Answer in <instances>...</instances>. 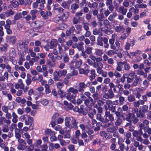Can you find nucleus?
Listing matches in <instances>:
<instances>
[{
    "label": "nucleus",
    "instance_id": "1",
    "mask_svg": "<svg viewBox=\"0 0 151 151\" xmlns=\"http://www.w3.org/2000/svg\"><path fill=\"white\" fill-rule=\"evenodd\" d=\"M65 126L69 128L74 129H78V122L73 117H72L71 120L70 117H66L65 119Z\"/></svg>",
    "mask_w": 151,
    "mask_h": 151
},
{
    "label": "nucleus",
    "instance_id": "2",
    "mask_svg": "<svg viewBox=\"0 0 151 151\" xmlns=\"http://www.w3.org/2000/svg\"><path fill=\"white\" fill-rule=\"evenodd\" d=\"M88 84H90L89 82H88L86 85L84 82H80L79 83V87L78 89H75L73 87H70L68 89L67 91L69 92H71L73 94H77L78 92H83L84 90V88Z\"/></svg>",
    "mask_w": 151,
    "mask_h": 151
},
{
    "label": "nucleus",
    "instance_id": "3",
    "mask_svg": "<svg viewBox=\"0 0 151 151\" xmlns=\"http://www.w3.org/2000/svg\"><path fill=\"white\" fill-rule=\"evenodd\" d=\"M110 14L108 9L106 8L100 9L99 13L98 16V19L99 21H102L105 18V17H107Z\"/></svg>",
    "mask_w": 151,
    "mask_h": 151
},
{
    "label": "nucleus",
    "instance_id": "4",
    "mask_svg": "<svg viewBox=\"0 0 151 151\" xmlns=\"http://www.w3.org/2000/svg\"><path fill=\"white\" fill-rule=\"evenodd\" d=\"M20 118L22 121L24 122L26 125H29L30 124H31L33 121V119L32 117L26 114L21 116Z\"/></svg>",
    "mask_w": 151,
    "mask_h": 151
},
{
    "label": "nucleus",
    "instance_id": "5",
    "mask_svg": "<svg viewBox=\"0 0 151 151\" xmlns=\"http://www.w3.org/2000/svg\"><path fill=\"white\" fill-rule=\"evenodd\" d=\"M126 120L129 122H133L134 124L136 123L139 120L134 114L130 113H128L126 115Z\"/></svg>",
    "mask_w": 151,
    "mask_h": 151
},
{
    "label": "nucleus",
    "instance_id": "6",
    "mask_svg": "<svg viewBox=\"0 0 151 151\" xmlns=\"http://www.w3.org/2000/svg\"><path fill=\"white\" fill-rule=\"evenodd\" d=\"M105 123L108 122L109 121L112 122L114 120V118L113 115L111 114L109 111H106L105 113Z\"/></svg>",
    "mask_w": 151,
    "mask_h": 151
},
{
    "label": "nucleus",
    "instance_id": "7",
    "mask_svg": "<svg viewBox=\"0 0 151 151\" xmlns=\"http://www.w3.org/2000/svg\"><path fill=\"white\" fill-rule=\"evenodd\" d=\"M67 93L66 95V97L67 99L71 102L72 103L75 104L76 103V100L75 98L76 95V94H71V92H69Z\"/></svg>",
    "mask_w": 151,
    "mask_h": 151
},
{
    "label": "nucleus",
    "instance_id": "8",
    "mask_svg": "<svg viewBox=\"0 0 151 151\" xmlns=\"http://www.w3.org/2000/svg\"><path fill=\"white\" fill-rule=\"evenodd\" d=\"M12 24L11 21L8 19L6 21V24L4 25V27L6 30V32L8 35H10L12 33V31L10 29V25Z\"/></svg>",
    "mask_w": 151,
    "mask_h": 151
},
{
    "label": "nucleus",
    "instance_id": "9",
    "mask_svg": "<svg viewBox=\"0 0 151 151\" xmlns=\"http://www.w3.org/2000/svg\"><path fill=\"white\" fill-rule=\"evenodd\" d=\"M102 60L103 59L101 57H97L96 60L95 62H94L93 67L94 68L103 67V64L101 62Z\"/></svg>",
    "mask_w": 151,
    "mask_h": 151
},
{
    "label": "nucleus",
    "instance_id": "10",
    "mask_svg": "<svg viewBox=\"0 0 151 151\" xmlns=\"http://www.w3.org/2000/svg\"><path fill=\"white\" fill-rule=\"evenodd\" d=\"M74 61L72 60L69 64L70 68V69L72 70L71 72V74L73 76H76L78 74V71L75 70V68L74 65Z\"/></svg>",
    "mask_w": 151,
    "mask_h": 151
},
{
    "label": "nucleus",
    "instance_id": "11",
    "mask_svg": "<svg viewBox=\"0 0 151 151\" xmlns=\"http://www.w3.org/2000/svg\"><path fill=\"white\" fill-rule=\"evenodd\" d=\"M53 10L55 12H57L60 14L62 13L64 10V9L57 3L54 5Z\"/></svg>",
    "mask_w": 151,
    "mask_h": 151
},
{
    "label": "nucleus",
    "instance_id": "12",
    "mask_svg": "<svg viewBox=\"0 0 151 151\" xmlns=\"http://www.w3.org/2000/svg\"><path fill=\"white\" fill-rule=\"evenodd\" d=\"M114 97V94L112 89H110L108 91L107 93H104L103 97L106 99H111Z\"/></svg>",
    "mask_w": 151,
    "mask_h": 151
},
{
    "label": "nucleus",
    "instance_id": "13",
    "mask_svg": "<svg viewBox=\"0 0 151 151\" xmlns=\"http://www.w3.org/2000/svg\"><path fill=\"white\" fill-rule=\"evenodd\" d=\"M60 72L58 71H55L53 73V79L55 81H60V78L62 77Z\"/></svg>",
    "mask_w": 151,
    "mask_h": 151
},
{
    "label": "nucleus",
    "instance_id": "14",
    "mask_svg": "<svg viewBox=\"0 0 151 151\" xmlns=\"http://www.w3.org/2000/svg\"><path fill=\"white\" fill-rule=\"evenodd\" d=\"M43 25V23L40 21H36L32 22L31 24V26L32 27H35V29L36 30L37 28H40Z\"/></svg>",
    "mask_w": 151,
    "mask_h": 151
},
{
    "label": "nucleus",
    "instance_id": "15",
    "mask_svg": "<svg viewBox=\"0 0 151 151\" xmlns=\"http://www.w3.org/2000/svg\"><path fill=\"white\" fill-rule=\"evenodd\" d=\"M103 67L97 68L96 70L98 74L101 75V76L104 77H106L107 76V73L105 71H103L102 68Z\"/></svg>",
    "mask_w": 151,
    "mask_h": 151
},
{
    "label": "nucleus",
    "instance_id": "16",
    "mask_svg": "<svg viewBox=\"0 0 151 151\" xmlns=\"http://www.w3.org/2000/svg\"><path fill=\"white\" fill-rule=\"evenodd\" d=\"M23 87H24V84L23 83L22 80L21 79H19L18 83L15 86V88L18 89L19 88L20 89H23Z\"/></svg>",
    "mask_w": 151,
    "mask_h": 151
},
{
    "label": "nucleus",
    "instance_id": "17",
    "mask_svg": "<svg viewBox=\"0 0 151 151\" xmlns=\"http://www.w3.org/2000/svg\"><path fill=\"white\" fill-rule=\"evenodd\" d=\"M127 11L126 7L122 6L119 7L117 12L121 13L123 15H125Z\"/></svg>",
    "mask_w": 151,
    "mask_h": 151
},
{
    "label": "nucleus",
    "instance_id": "18",
    "mask_svg": "<svg viewBox=\"0 0 151 151\" xmlns=\"http://www.w3.org/2000/svg\"><path fill=\"white\" fill-rule=\"evenodd\" d=\"M130 42L131 43L126 42L124 46V49L126 50H129L130 49L131 46L133 47L135 45V42L134 40H132Z\"/></svg>",
    "mask_w": 151,
    "mask_h": 151
},
{
    "label": "nucleus",
    "instance_id": "19",
    "mask_svg": "<svg viewBox=\"0 0 151 151\" xmlns=\"http://www.w3.org/2000/svg\"><path fill=\"white\" fill-rule=\"evenodd\" d=\"M9 119H6L5 117H0V125L4 124L3 123L4 122L6 124L8 125L10 124L11 123V121Z\"/></svg>",
    "mask_w": 151,
    "mask_h": 151
},
{
    "label": "nucleus",
    "instance_id": "20",
    "mask_svg": "<svg viewBox=\"0 0 151 151\" xmlns=\"http://www.w3.org/2000/svg\"><path fill=\"white\" fill-rule=\"evenodd\" d=\"M84 43L82 41L79 42L78 43H76V47L78 50L81 52L84 51Z\"/></svg>",
    "mask_w": 151,
    "mask_h": 151
},
{
    "label": "nucleus",
    "instance_id": "21",
    "mask_svg": "<svg viewBox=\"0 0 151 151\" xmlns=\"http://www.w3.org/2000/svg\"><path fill=\"white\" fill-rule=\"evenodd\" d=\"M141 81L142 80L140 77L135 78V80L133 81L131 84L132 88L137 86L138 83H140Z\"/></svg>",
    "mask_w": 151,
    "mask_h": 151
},
{
    "label": "nucleus",
    "instance_id": "22",
    "mask_svg": "<svg viewBox=\"0 0 151 151\" xmlns=\"http://www.w3.org/2000/svg\"><path fill=\"white\" fill-rule=\"evenodd\" d=\"M90 70L88 69H84L83 68H79V73L80 74H84L87 76L89 73Z\"/></svg>",
    "mask_w": 151,
    "mask_h": 151
},
{
    "label": "nucleus",
    "instance_id": "23",
    "mask_svg": "<svg viewBox=\"0 0 151 151\" xmlns=\"http://www.w3.org/2000/svg\"><path fill=\"white\" fill-rule=\"evenodd\" d=\"M136 116L137 118H142L145 116V113L141 109L136 114Z\"/></svg>",
    "mask_w": 151,
    "mask_h": 151
},
{
    "label": "nucleus",
    "instance_id": "24",
    "mask_svg": "<svg viewBox=\"0 0 151 151\" xmlns=\"http://www.w3.org/2000/svg\"><path fill=\"white\" fill-rule=\"evenodd\" d=\"M62 7L64 9H69L70 8V5L69 2L67 1H64L62 2L61 5Z\"/></svg>",
    "mask_w": 151,
    "mask_h": 151
},
{
    "label": "nucleus",
    "instance_id": "25",
    "mask_svg": "<svg viewBox=\"0 0 151 151\" xmlns=\"http://www.w3.org/2000/svg\"><path fill=\"white\" fill-rule=\"evenodd\" d=\"M12 123H17L18 121V116L14 112H12Z\"/></svg>",
    "mask_w": 151,
    "mask_h": 151
},
{
    "label": "nucleus",
    "instance_id": "26",
    "mask_svg": "<svg viewBox=\"0 0 151 151\" xmlns=\"http://www.w3.org/2000/svg\"><path fill=\"white\" fill-rule=\"evenodd\" d=\"M100 135L102 137L106 139H110L112 137L108 135L104 131H101L100 132Z\"/></svg>",
    "mask_w": 151,
    "mask_h": 151
},
{
    "label": "nucleus",
    "instance_id": "27",
    "mask_svg": "<svg viewBox=\"0 0 151 151\" xmlns=\"http://www.w3.org/2000/svg\"><path fill=\"white\" fill-rule=\"evenodd\" d=\"M8 72H5L3 76H0V81H4L5 79L7 80L8 78Z\"/></svg>",
    "mask_w": 151,
    "mask_h": 151
},
{
    "label": "nucleus",
    "instance_id": "28",
    "mask_svg": "<svg viewBox=\"0 0 151 151\" xmlns=\"http://www.w3.org/2000/svg\"><path fill=\"white\" fill-rule=\"evenodd\" d=\"M123 66V62H119L117 63V66L116 68V70L118 71H120L122 70Z\"/></svg>",
    "mask_w": 151,
    "mask_h": 151
},
{
    "label": "nucleus",
    "instance_id": "29",
    "mask_svg": "<svg viewBox=\"0 0 151 151\" xmlns=\"http://www.w3.org/2000/svg\"><path fill=\"white\" fill-rule=\"evenodd\" d=\"M26 145V142H24L23 144H19L17 146V149L19 150H24L27 147Z\"/></svg>",
    "mask_w": 151,
    "mask_h": 151
},
{
    "label": "nucleus",
    "instance_id": "30",
    "mask_svg": "<svg viewBox=\"0 0 151 151\" xmlns=\"http://www.w3.org/2000/svg\"><path fill=\"white\" fill-rule=\"evenodd\" d=\"M16 101L18 103L24 104L26 101V100L24 99H22L21 97H17L16 98Z\"/></svg>",
    "mask_w": 151,
    "mask_h": 151
},
{
    "label": "nucleus",
    "instance_id": "31",
    "mask_svg": "<svg viewBox=\"0 0 151 151\" xmlns=\"http://www.w3.org/2000/svg\"><path fill=\"white\" fill-rule=\"evenodd\" d=\"M69 12L68 11H65L64 12L61 16L63 21L65 20L69 17Z\"/></svg>",
    "mask_w": 151,
    "mask_h": 151
},
{
    "label": "nucleus",
    "instance_id": "32",
    "mask_svg": "<svg viewBox=\"0 0 151 151\" xmlns=\"http://www.w3.org/2000/svg\"><path fill=\"white\" fill-rule=\"evenodd\" d=\"M114 30L116 32H120L123 31L124 29L123 27L120 25L116 26L114 28Z\"/></svg>",
    "mask_w": 151,
    "mask_h": 151
},
{
    "label": "nucleus",
    "instance_id": "33",
    "mask_svg": "<svg viewBox=\"0 0 151 151\" xmlns=\"http://www.w3.org/2000/svg\"><path fill=\"white\" fill-rule=\"evenodd\" d=\"M58 42L55 39L52 40L50 42V47L51 49H53L54 47H56L58 44Z\"/></svg>",
    "mask_w": 151,
    "mask_h": 151
},
{
    "label": "nucleus",
    "instance_id": "34",
    "mask_svg": "<svg viewBox=\"0 0 151 151\" xmlns=\"http://www.w3.org/2000/svg\"><path fill=\"white\" fill-rule=\"evenodd\" d=\"M117 16V14L116 12H114L111 14H110L108 17V19L111 22L113 21L114 19Z\"/></svg>",
    "mask_w": 151,
    "mask_h": 151
},
{
    "label": "nucleus",
    "instance_id": "35",
    "mask_svg": "<svg viewBox=\"0 0 151 151\" xmlns=\"http://www.w3.org/2000/svg\"><path fill=\"white\" fill-rule=\"evenodd\" d=\"M84 100V104L87 106H89L90 103H92L93 102V99L91 97H89L87 99H86Z\"/></svg>",
    "mask_w": 151,
    "mask_h": 151
},
{
    "label": "nucleus",
    "instance_id": "36",
    "mask_svg": "<svg viewBox=\"0 0 151 151\" xmlns=\"http://www.w3.org/2000/svg\"><path fill=\"white\" fill-rule=\"evenodd\" d=\"M142 131L139 130H134L133 132L132 135V136L134 137H137L139 135H142Z\"/></svg>",
    "mask_w": 151,
    "mask_h": 151
},
{
    "label": "nucleus",
    "instance_id": "37",
    "mask_svg": "<svg viewBox=\"0 0 151 151\" xmlns=\"http://www.w3.org/2000/svg\"><path fill=\"white\" fill-rule=\"evenodd\" d=\"M85 50L84 51L86 54H91L92 53V50H93V47L90 46L85 47Z\"/></svg>",
    "mask_w": 151,
    "mask_h": 151
},
{
    "label": "nucleus",
    "instance_id": "38",
    "mask_svg": "<svg viewBox=\"0 0 151 151\" xmlns=\"http://www.w3.org/2000/svg\"><path fill=\"white\" fill-rule=\"evenodd\" d=\"M96 119L104 123H105V120H106V119H105L102 117L101 114H97Z\"/></svg>",
    "mask_w": 151,
    "mask_h": 151
},
{
    "label": "nucleus",
    "instance_id": "39",
    "mask_svg": "<svg viewBox=\"0 0 151 151\" xmlns=\"http://www.w3.org/2000/svg\"><path fill=\"white\" fill-rule=\"evenodd\" d=\"M4 13L6 17H9L11 15H13L15 14L14 12L11 9L8 10Z\"/></svg>",
    "mask_w": 151,
    "mask_h": 151
},
{
    "label": "nucleus",
    "instance_id": "40",
    "mask_svg": "<svg viewBox=\"0 0 151 151\" xmlns=\"http://www.w3.org/2000/svg\"><path fill=\"white\" fill-rule=\"evenodd\" d=\"M137 74L140 76H143V77L145 78L147 76V74L144 71L141 70H138L137 71Z\"/></svg>",
    "mask_w": 151,
    "mask_h": 151
},
{
    "label": "nucleus",
    "instance_id": "41",
    "mask_svg": "<svg viewBox=\"0 0 151 151\" xmlns=\"http://www.w3.org/2000/svg\"><path fill=\"white\" fill-rule=\"evenodd\" d=\"M95 54L98 56H101L103 54V52L102 50L99 49H96Z\"/></svg>",
    "mask_w": 151,
    "mask_h": 151
},
{
    "label": "nucleus",
    "instance_id": "42",
    "mask_svg": "<svg viewBox=\"0 0 151 151\" xmlns=\"http://www.w3.org/2000/svg\"><path fill=\"white\" fill-rule=\"evenodd\" d=\"M14 69L15 70H19L21 71L24 72L25 70V68L23 66H19L18 65H16L14 67Z\"/></svg>",
    "mask_w": 151,
    "mask_h": 151
},
{
    "label": "nucleus",
    "instance_id": "43",
    "mask_svg": "<svg viewBox=\"0 0 151 151\" xmlns=\"http://www.w3.org/2000/svg\"><path fill=\"white\" fill-rule=\"evenodd\" d=\"M27 79L25 80V82L27 86H29L31 83L32 80L30 74H27Z\"/></svg>",
    "mask_w": 151,
    "mask_h": 151
},
{
    "label": "nucleus",
    "instance_id": "44",
    "mask_svg": "<svg viewBox=\"0 0 151 151\" xmlns=\"http://www.w3.org/2000/svg\"><path fill=\"white\" fill-rule=\"evenodd\" d=\"M142 89L140 88H138L137 89V93H135L134 94L136 96V97L138 99H139L141 96L140 92L142 91Z\"/></svg>",
    "mask_w": 151,
    "mask_h": 151
},
{
    "label": "nucleus",
    "instance_id": "45",
    "mask_svg": "<svg viewBox=\"0 0 151 151\" xmlns=\"http://www.w3.org/2000/svg\"><path fill=\"white\" fill-rule=\"evenodd\" d=\"M2 126V131L4 133H7L9 131V129L7 125L3 124Z\"/></svg>",
    "mask_w": 151,
    "mask_h": 151
},
{
    "label": "nucleus",
    "instance_id": "46",
    "mask_svg": "<svg viewBox=\"0 0 151 151\" xmlns=\"http://www.w3.org/2000/svg\"><path fill=\"white\" fill-rule=\"evenodd\" d=\"M82 63V61L81 60H79L75 62L74 61L75 66L76 68H79L80 67Z\"/></svg>",
    "mask_w": 151,
    "mask_h": 151
},
{
    "label": "nucleus",
    "instance_id": "47",
    "mask_svg": "<svg viewBox=\"0 0 151 151\" xmlns=\"http://www.w3.org/2000/svg\"><path fill=\"white\" fill-rule=\"evenodd\" d=\"M133 105L135 107H138L140 105H143V104L141 101L139 99L138 100L136 101H134L133 103Z\"/></svg>",
    "mask_w": 151,
    "mask_h": 151
},
{
    "label": "nucleus",
    "instance_id": "48",
    "mask_svg": "<svg viewBox=\"0 0 151 151\" xmlns=\"http://www.w3.org/2000/svg\"><path fill=\"white\" fill-rule=\"evenodd\" d=\"M96 110L93 109L88 113V116L90 118L93 119L94 117V115L96 114Z\"/></svg>",
    "mask_w": 151,
    "mask_h": 151
},
{
    "label": "nucleus",
    "instance_id": "49",
    "mask_svg": "<svg viewBox=\"0 0 151 151\" xmlns=\"http://www.w3.org/2000/svg\"><path fill=\"white\" fill-rule=\"evenodd\" d=\"M119 148L120 150H125L126 151H128L129 149V147L127 145L126 147H125V145L124 144L122 143L121 144L119 145Z\"/></svg>",
    "mask_w": 151,
    "mask_h": 151
},
{
    "label": "nucleus",
    "instance_id": "50",
    "mask_svg": "<svg viewBox=\"0 0 151 151\" xmlns=\"http://www.w3.org/2000/svg\"><path fill=\"white\" fill-rule=\"evenodd\" d=\"M81 17H79L77 18L76 17H74L73 18L72 22L73 24H76L78 23L79 22L81 19Z\"/></svg>",
    "mask_w": 151,
    "mask_h": 151
},
{
    "label": "nucleus",
    "instance_id": "51",
    "mask_svg": "<svg viewBox=\"0 0 151 151\" xmlns=\"http://www.w3.org/2000/svg\"><path fill=\"white\" fill-rule=\"evenodd\" d=\"M130 0H124L122 3V6L126 8L128 7L130 5Z\"/></svg>",
    "mask_w": 151,
    "mask_h": 151
},
{
    "label": "nucleus",
    "instance_id": "52",
    "mask_svg": "<svg viewBox=\"0 0 151 151\" xmlns=\"http://www.w3.org/2000/svg\"><path fill=\"white\" fill-rule=\"evenodd\" d=\"M149 81L147 80H145L143 82V86L142 87L144 89H146L147 87L149 85Z\"/></svg>",
    "mask_w": 151,
    "mask_h": 151
},
{
    "label": "nucleus",
    "instance_id": "53",
    "mask_svg": "<svg viewBox=\"0 0 151 151\" xmlns=\"http://www.w3.org/2000/svg\"><path fill=\"white\" fill-rule=\"evenodd\" d=\"M22 15L21 13L19 12L17 13L14 17V19L16 21L19 19L20 18H22Z\"/></svg>",
    "mask_w": 151,
    "mask_h": 151
},
{
    "label": "nucleus",
    "instance_id": "54",
    "mask_svg": "<svg viewBox=\"0 0 151 151\" xmlns=\"http://www.w3.org/2000/svg\"><path fill=\"white\" fill-rule=\"evenodd\" d=\"M45 133L47 135H54L55 134V133L54 131H52L50 129H47L45 131Z\"/></svg>",
    "mask_w": 151,
    "mask_h": 151
},
{
    "label": "nucleus",
    "instance_id": "55",
    "mask_svg": "<svg viewBox=\"0 0 151 151\" xmlns=\"http://www.w3.org/2000/svg\"><path fill=\"white\" fill-rule=\"evenodd\" d=\"M118 110V111H116L115 109V112H112L114 113L116 116L119 118V117L120 116L121 112L122 111L120 108H119Z\"/></svg>",
    "mask_w": 151,
    "mask_h": 151
},
{
    "label": "nucleus",
    "instance_id": "56",
    "mask_svg": "<svg viewBox=\"0 0 151 151\" xmlns=\"http://www.w3.org/2000/svg\"><path fill=\"white\" fill-rule=\"evenodd\" d=\"M127 99L128 101L129 102H133L135 100L134 96L132 95H129Z\"/></svg>",
    "mask_w": 151,
    "mask_h": 151
},
{
    "label": "nucleus",
    "instance_id": "57",
    "mask_svg": "<svg viewBox=\"0 0 151 151\" xmlns=\"http://www.w3.org/2000/svg\"><path fill=\"white\" fill-rule=\"evenodd\" d=\"M123 66L125 70L128 71L130 68L129 65L126 62H123Z\"/></svg>",
    "mask_w": 151,
    "mask_h": 151
},
{
    "label": "nucleus",
    "instance_id": "58",
    "mask_svg": "<svg viewBox=\"0 0 151 151\" xmlns=\"http://www.w3.org/2000/svg\"><path fill=\"white\" fill-rule=\"evenodd\" d=\"M9 42L12 44L14 43L16 41V38L15 37L12 36H9L8 39Z\"/></svg>",
    "mask_w": 151,
    "mask_h": 151
},
{
    "label": "nucleus",
    "instance_id": "59",
    "mask_svg": "<svg viewBox=\"0 0 151 151\" xmlns=\"http://www.w3.org/2000/svg\"><path fill=\"white\" fill-rule=\"evenodd\" d=\"M11 6H12L14 8H16L18 6L19 4L18 2L16 1H10Z\"/></svg>",
    "mask_w": 151,
    "mask_h": 151
},
{
    "label": "nucleus",
    "instance_id": "60",
    "mask_svg": "<svg viewBox=\"0 0 151 151\" xmlns=\"http://www.w3.org/2000/svg\"><path fill=\"white\" fill-rule=\"evenodd\" d=\"M79 8V6L76 3H73L70 5V9L76 10Z\"/></svg>",
    "mask_w": 151,
    "mask_h": 151
},
{
    "label": "nucleus",
    "instance_id": "61",
    "mask_svg": "<svg viewBox=\"0 0 151 151\" xmlns=\"http://www.w3.org/2000/svg\"><path fill=\"white\" fill-rule=\"evenodd\" d=\"M142 99L139 100L141 101L143 104H144L145 103V102L147 101V98L146 94L142 96Z\"/></svg>",
    "mask_w": 151,
    "mask_h": 151
},
{
    "label": "nucleus",
    "instance_id": "62",
    "mask_svg": "<svg viewBox=\"0 0 151 151\" xmlns=\"http://www.w3.org/2000/svg\"><path fill=\"white\" fill-rule=\"evenodd\" d=\"M116 129L115 127H109L107 128L106 131L107 132L112 133H113L116 130Z\"/></svg>",
    "mask_w": 151,
    "mask_h": 151
},
{
    "label": "nucleus",
    "instance_id": "63",
    "mask_svg": "<svg viewBox=\"0 0 151 151\" xmlns=\"http://www.w3.org/2000/svg\"><path fill=\"white\" fill-rule=\"evenodd\" d=\"M60 81H59L56 83V86L58 88L61 89L64 86V84L62 82V81L60 80Z\"/></svg>",
    "mask_w": 151,
    "mask_h": 151
},
{
    "label": "nucleus",
    "instance_id": "64",
    "mask_svg": "<svg viewBox=\"0 0 151 151\" xmlns=\"http://www.w3.org/2000/svg\"><path fill=\"white\" fill-rule=\"evenodd\" d=\"M147 6L146 4H136L135 5L134 7L135 8H146Z\"/></svg>",
    "mask_w": 151,
    "mask_h": 151
}]
</instances>
